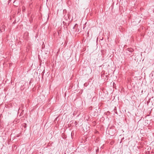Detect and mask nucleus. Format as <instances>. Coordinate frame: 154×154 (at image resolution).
Instances as JSON below:
<instances>
[{
    "label": "nucleus",
    "mask_w": 154,
    "mask_h": 154,
    "mask_svg": "<svg viewBox=\"0 0 154 154\" xmlns=\"http://www.w3.org/2000/svg\"><path fill=\"white\" fill-rule=\"evenodd\" d=\"M134 50L131 48H128L126 50V53H128V52H132Z\"/></svg>",
    "instance_id": "nucleus-1"
},
{
    "label": "nucleus",
    "mask_w": 154,
    "mask_h": 154,
    "mask_svg": "<svg viewBox=\"0 0 154 154\" xmlns=\"http://www.w3.org/2000/svg\"><path fill=\"white\" fill-rule=\"evenodd\" d=\"M5 26L4 25H3L0 28V31L1 32H2L3 31H4L5 30Z\"/></svg>",
    "instance_id": "nucleus-2"
},
{
    "label": "nucleus",
    "mask_w": 154,
    "mask_h": 154,
    "mask_svg": "<svg viewBox=\"0 0 154 154\" xmlns=\"http://www.w3.org/2000/svg\"><path fill=\"white\" fill-rule=\"evenodd\" d=\"M26 8L25 7L23 6L22 7V11L23 12H24L25 11Z\"/></svg>",
    "instance_id": "nucleus-3"
},
{
    "label": "nucleus",
    "mask_w": 154,
    "mask_h": 154,
    "mask_svg": "<svg viewBox=\"0 0 154 154\" xmlns=\"http://www.w3.org/2000/svg\"><path fill=\"white\" fill-rule=\"evenodd\" d=\"M74 124H75V126L77 127V125H78V122H77L75 121Z\"/></svg>",
    "instance_id": "nucleus-4"
},
{
    "label": "nucleus",
    "mask_w": 154,
    "mask_h": 154,
    "mask_svg": "<svg viewBox=\"0 0 154 154\" xmlns=\"http://www.w3.org/2000/svg\"><path fill=\"white\" fill-rule=\"evenodd\" d=\"M45 72V70L44 69V70L43 71V72H42V77L44 75V74Z\"/></svg>",
    "instance_id": "nucleus-5"
},
{
    "label": "nucleus",
    "mask_w": 154,
    "mask_h": 154,
    "mask_svg": "<svg viewBox=\"0 0 154 154\" xmlns=\"http://www.w3.org/2000/svg\"><path fill=\"white\" fill-rule=\"evenodd\" d=\"M23 126L24 128H26V124H24Z\"/></svg>",
    "instance_id": "nucleus-6"
},
{
    "label": "nucleus",
    "mask_w": 154,
    "mask_h": 154,
    "mask_svg": "<svg viewBox=\"0 0 154 154\" xmlns=\"http://www.w3.org/2000/svg\"><path fill=\"white\" fill-rule=\"evenodd\" d=\"M99 151V148H97V149L96 150V152L97 153V152H98Z\"/></svg>",
    "instance_id": "nucleus-7"
},
{
    "label": "nucleus",
    "mask_w": 154,
    "mask_h": 154,
    "mask_svg": "<svg viewBox=\"0 0 154 154\" xmlns=\"http://www.w3.org/2000/svg\"><path fill=\"white\" fill-rule=\"evenodd\" d=\"M76 25H77V24H76L75 26H74L73 27V29H75V27H76Z\"/></svg>",
    "instance_id": "nucleus-8"
},
{
    "label": "nucleus",
    "mask_w": 154,
    "mask_h": 154,
    "mask_svg": "<svg viewBox=\"0 0 154 154\" xmlns=\"http://www.w3.org/2000/svg\"><path fill=\"white\" fill-rule=\"evenodd\" d=\"M109 134L110 135H111V136L113 135V134H113V133H112V134H110L109 133Z\"/></svg>",
    "instance_id": "nucleus-9"
},
{
    "label": "nucleus",
    "mask_w": 154,
    "mask_h": 154,
    "mask_svg": "<svg viewBox=\"0 0 154 154\" xmlns=\"http://www.w3.org/2000/svg\"><path fill=\"white\" fill-rule=\"evenodd\" d=\"M124 139V137H123V138H122V140H123Z\"/></svg>",
    "instance_id": "nucleus-10"
},
{
    "label": "nucleus",
    "mask_w": 154,
    "mask_h": 154,
    "mask_svg": "<svg viewBox=\"0 0 154 154\" xmlns=\"http://www.w3.org/2000/svg\"><path fill=\"white\" fill-rule=\"evenodd\" d=\"M87 34H88H88H89V32H87Z\"/></svg>",
    "instance_id": "nucleus-11"
},
{
    "label": "nucleus",
    "mask_w": 154,
    "mask_h": 154,
    "mask_svg": "<svg viewBox=\"0 0 154 154\" xmlns=\"http://www.w3.org/2000/svg\"><path fill=\"white\" fill-rule=\"evenodd\" d=\"M122 140H121L120 142V143H121L122 142Z\"/></svg>",
    "instance_id": "nucleus-12"
},
{
    "label": "nucleus",
    "mask_w": 154,
    "mask_h": 154,
    "mask_svg": "<svg viewBox=\"0 0 154 154\" xmlns=\"http://www.w3.org/2000/svg\"><path fill=\"white\" fill-rule=\"evenodd\" d=\"M32 20H30V22H32Z\"/></svg>",
    "instance_id": "nucleus-13"
}]
</instances>
